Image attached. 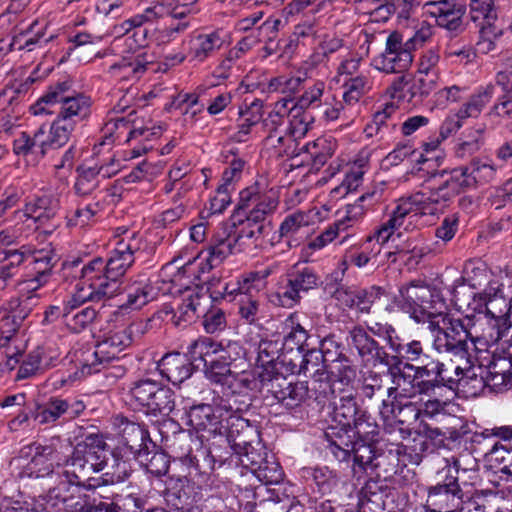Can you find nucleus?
<instances>
[{
  "mask_svg": "<svg viewBox=\"0 0 512 512\" xmlns=\"http://www.w3.org/2000/svg\"><path fill=\"white\" fill-rule=\"evenodd\" d=\"M280 368L275 370L264 369L261 371H257L259 382H260V392L268 397L272 396L277 402L281 398L284 389L287 387V383L289 379L280 371Z\"/></svg>",
  "mask_w": 512,
  "mask_h": 512,
  "instance_id": "35",
  "label": "nucleus"
},
{
  "mask_svg": "<svg viewBox=\"0 0 512 512\" xmlns=\"http://www.w3.org/2000/svg\"><path fill=\"white\" fill-rule=\"evenodd\" d=\"M123 237L116 243L107 260L100 257L86 263L83 268L89 278L103 285L109 298L122 290L121 278L134 263V254L144 246L143 236L136 231L123 229Z\"/></svg>",
  "mask_w": 512,
  "mask_h": 512,
  "instance_id": "1",
  "label": "nucleus"
},
{
  "mask_svg": "<svg viewBox=\"0 0 512 512\" xmlns=\"http://www.w3.org/2000/svg\"><path fill=\"white\" fill-rule=\"evenodd\" d=\"M420 413L421 410L412 402L402 404L401 400H392L391 403L383 400L380 409V414L385 420L396 418L401 424L408 423L411 420H417Z\"/></svg>",
  "mask_w": 512,
  "mask_h": 512,
  "instance_id": "37",
  "label": "nucleus"
},
{
  "mask_svg": "<svg viewBox=\"0 0 512 512\" xmlns=\"http://www.w3.org/2000/svg\"><path fill=\"white\" fill-rule=\"evenodd\" d=\"M487 324L489 326L487 331L476 336L471 331V336L469 337L471 343L479 352L487 351L490 345L496 344L512 329V321L507 317L487 318Z\"/></svg>",
  "mask_w": 512,
  "mask_h": 512,
  "instance_id": "30",
  "label": "nucleus"
},
{
  "mask_svg": "<svg viewBox=\"0 0 512 512\" xmlns=\"http://www.w3.org/2000/svg\"><path fill=\"white\" fill-rule=\"evenodd\" d=\"M308 391L309 389L305 382H292L289 380L278 403H281L288 409L298 407L307 398Z\"/></svg>",
  "mask_w": 512,
  "mask_h": 512,
  "instance_id": "59",
  "label": "nucleus"
},
{
  "mask_svg": "<svg viewBox=\"0 0 512 512\" xmlns=\"http://www.w3.org/2000/svg\"><path fill=\"white\" fill-rule=\"evenodd\" d=\"M308 391L309 389L305 382H292L289 380L278 403H281L288 409L298 407L307 398Z\"/></svg>",
  "mask_w": 512,
  "mask_h": 512,
  "instance_id": "60",
  "label": "nucleus"
},
{
  "mask_svg": "<svg viewBox=\"0 0 512 512\" xmlns=\"http://www.w3.org/2000/svg\"><path fill=\"white\" fill-rule=\"evenodd\" d=\"M451 365H457L452 360L449 363H443L438 360L431 359L428 355L423 358L419 365L415 366L416 373L424 382L432 384L429 389V394L434 392L436 388L447 386L450 389L455 387V381L458 379L453 378L454 375H448V370Z\"/></svg>",
  "mask_w": 512,
  "mask_h": 512,
  "instance_id": "21",
  "label": "nucleus"
},
{
  "mask_svg": "<svg viewBox=\"0 0 512 512\" xmlns=\"http://www.w3.org/2000/svg\"><path fill=\"white\" fill-rule=\"evenodd\" d=\"M470 17L479 28L481 25H494L497 15L492 0H471Z\"/></svg>",
  "mask_w": 512,
  "mask_h": 512,
  "instance_id": "56",
  "label": "nucleus"
},
{
  "mask_svg": "<svg viewBox=\"0 0 512 512\" xmlns=\"http://www.w3.org/2000/svg\"><path fill=\"white\" fill-rule=\"evenodd\" d=\"M145 408L148 415L163 418L168 416L175 408L174 393L169 388L160 385Z\"/></svg>",
  "mask_w": 512,
  "mask_h": 512,
  "instance_id": "44",
  "label": "nucleus"
},
{
  "mask_svg": "<svg viewBox=\"0 0 512 512\" xmlns=\"http://www.w3.org/2000/svg\"><path fill=\"white\" fill-rule=\"evenodd\" d=\"M148 432L139 424L123 420L121 422V444L134 458L148 455Z\"/></svg>",
  "mask_w": 512,
  "mask_h": 512,
  "instance_id": "29",
  "label": "nucleus"
},
{
  "mask_svg": "<svg viewBox=\"0 0 512 512\" xmlns=\"http://www.w3.org/2000/svg\"><path fill=\"white\" fill-rule=\"evenodd\" d=\"M424 8L440 27L457 31L462 25L464 9L456 0H428Z\"/></svg>",
  "mask_w": 512,
  "mask_h": 512,
  "instance_id": "20",
  "label": "nucleus"
},
{
  "mask_svg": "<svg viewBox=\"0 0 512 512\" xmlns=\"http://www.w3.org/2000/svg\"><path fill=\"white\" fill-rule=\"evenodd\" d=\"M231 403V399L221 398L215 401L213 405L199 404L190 408L187 412V424L196 431H207L210 434L221 433L224 428V422L229 425V420L233 418V413L239 411Z\"/></svg>",
  "mask_w": 512,
  "mask_h": 512,
  "instance_id": "8",
  "label": "nucleus"
},
{
  "mask_svg": "<svg viewBox=\"0 0 512 512\" xmlns=\"http://www.w3.org/2000/svg\"><path fill=\"white\" fill-rule=\"evenodd\" d=\"M192 361L180 353H169L158 362V369L163 377L173 385H178L192 374Z\"/></svg>",
  "mask_w": 512,
  "mask_h": 512,
  "instance_id": "27",
  "label": "nucleus"
},
{
  "mask_svg": "<svg viewBox=\"0 0 512 512\" xmlns=\"http://www.w3.org/2000/svg\"><path fill=\"white\" fill-rule=\"evenodd\" d=\"M44 500L47 504L66 512H81L84 504L79 500V487L85 480L67 462L51 475Z\"/></svg>",
  "mask_w": 512,
  "mask_h": 512,
  "instance_id": "5",
  "label": "nucleus"
},
{
  "mask_svg": "<svg viewBox=\"0 0 512 512\" xmlns=\"http://www.w3.org/2000/svg\"><path fill=\"white\" fill-rule=\"evenodd\" d=\"M279 264L274 263L259 271L250 273L239 283V291L241 294L259 292L265 286V279L278 270Z\"/></svg>",
  "mask_w": 512,
  "mask_h": 512,
  "instance_id": "57",
  "label": "nucleus"
},
{
  "mask_svg": "<svg viewBox=\"0 0 512 512\" xmlns=\"http://www.w3.org/2000/svg\"><path fill=\"white\" fill-rule=\"evenodd\" d=\"M428 328L433 334V346L440 353H449L468 364L469 337L471 329L464 321L438 312L428 322Z\"/></svg>",
  "mask_w": 512,
  "mask_h": 512,
  "instance_id": "3",
  "label": "nucleus"
},
{
  "mask_svg": "<svg viewBox=\"0 0 512 512\" xmlns=\"http://www.w3.org/2000/svg\"><path fill=\"white\" fill-rule=\"evenodd\" d=\"M282 351L281 338L273 336L272 338H263L258 343L256 367L258 371L264 369L275 370L282 368V363L278 361Z\"/></svg>",
  "mask_w": 512,
  "mask_h": 512,
  "instance_id": "33",
  "label": "nucleus"
},
{
  "mask_svg": "<svg viewBox=\"0 0 512 512\" xmlns=\"http://www.w3.org/2000/svg\"><path fill=\"white\" fill-rule=\"evenodd\" d=\"M230 365V362L217 356L209 361V365L207 364L205 370L206 377L217 384L231 385L237 374L231 370Z\"/></svg>",
  "mask_w": 512,
  "mask_h": 512,
  "instance_id": "50",
  "label": "nucleus"
},
{
  "mask_svg": "<svg viewBox=\"0 0 512 512\" xmlns=\"http://www.w3.org/2000/svg\"><path fill=\"white\" fill-rule=\"evenodd\" d=\"M112 464L110 471L103 476L104 484H114L123 482L131 473V464L127 459L119 457L118 452L112 454Z\"/></svg>",
  "mask_w": 512,
  "mask_h": 512,
  "instance_id": "62",
  "label": "nucleus"
},
{
  "mask_svg": "<svg viewBox=\"0 0 512 512\" xmlns=\"http://www.w3.org/2000/svg\"><path fill=\"white\" fill-rule=\"evenodd\" d=\"M463 492L457 477H447L444 483L430 487L426 501L429 512L463 511Z\"/></svg>",
  "mask_w": 512,
  "mask_h": 512,
  "instance_id": "11",
  "label": "nucleus"
},
{
  "mask_svg": "<svg viewBox=\"0 0 512 512\" xmlns=\"http://www.w3.org/2000/svg\"><path fill=\"white\" fill-rule=\"evenodd\" d=\"M315 214L311 211H294L288 214L279 227L280 238L287 239L290 247L298 246L309 234V227L314 223Z\"/></svg>",
  "mask_w": 512,
  "mask_h": 512,
  "instance_id": "19",
  "label": "nucleus"
},
{
  "mask_svg": "<svg viewBox=\"0 0 512 512\" xmlns=\"http://www.w3.org/2000/svg\"><path fill=\"white\" fill-rule=\"evenodd\" d=\"M225 43L220 30L198 33L189 39V55L192 61L204 62L219 51Z\"/></svg>",
  "mask_w": 512,
  "mask_h": 512,
  "instance_id": "25",
  "label": "nucleus"
},
{
  "mask_svg": "<svg viewBox=\"0 0 512 512\" xmlns=\"http://www.w3.org/2000/svg\"><path fill=\"white\" fill-rule=\"evenodd\" d=\"M464 365H451L454 371L455 387H462L467 393L476 396L483 392L487 386L485 365H472L468 359V364L462 361Z\"/></svg>",
  "mask_w": 512,
  "mask_h": 512,
  "instance_id": "22",
  "label": "nucleus"
},
{
  "mask_svg": "<svg viewBox=\"0 0 512 512\" xmlns=\"http://www.w3.org/2000/svg\"><path fill=\"white\" fill-rule=\"evenodd\" d=\"M395 303L418 323L428 322L446 309L445 300L437 288L415 283L402 287L395 297Z\"/></svg>",
  "mask_w": 512,
  "mask_h": 512,
  "instance_id": "4",
  "label": "nucleus"
},
{
  "mask_svg": "<svg viewBox=\"0 0 512 512\" xmlns=\"http://www.w3.org/2000/svg\"><path fill=\"white\" fill-rule=\"evenodd\" d=\"M278 206V199L273 191L262 193L249 210L246 219L250 222H268L267 216L272 214Z\"/></svg>",
  "mask_w": 512,
  "mask_h": 512,
  "instance_id": "48",
  "label": "nucleus"
},
{
  "mask_svg": "<svg viewBox=\"0 0 512 512\" xmlns=\"http://www.w3.org/2000/svg\"><path fill=\"white\" fill-rule=\"evenodd\" d=\"M160 384L150 379H141L131 384L130 394L139 403L146 407L154 393L158 391Z\"/></svg>",
  "mask_w": 512,
  "mask_h": 512,
  "instance_id": "63",
  "label": "nucleus"
},
{
  "mask_svg": "<svg viewBox=\"0 0 512 512\" xmlns=\"http://www.w3.org/2000/svg\"><path fill=\"white\" fill-rule=\"evenodd\" d=\"M272 232L270 222L256 223L245 219L241 222L237 237L233 238L237 253L255 256L267 246V236Z\"/></svg>",
  "mask_w": 512,
  "mask_h": 512,
  "instance_id": "13",
  "label": "nucleus"
},
{
  "mask_svg": "<svg viewBox=\"0 0 512 512\" xmlns=\"http://www.w3.org/2000/svg\"><path fill=\"white\" fill-rule=\"evenodd\" d=\"M76 125L65 119L57 116L50 126L49 132H47V138L51 144L52 149H58L65 145Z\"/></svg>",
  "mask_w": 512,
  "mask_h": 512,
  "instance_id": "55",
  "label": "nucleus"
},
{
  "mask_svg": "<svg viewBox=\"0 0 512 512\" xmlns=\"http://www.w3.org/2000/svg\"><path fill=\"white\" fill-rule=\"evenodd\" d=\"M240 114L241 118L238 124V131L234 134L233 138L238 142H244L246 141V136L250 133L251 128L262 119V104L255 101Z\"/></svg>",
  "mask_w": 512,
  "mask_h": 512,
  "instance_id": "52",
  "label": "nucleus"
},
{
  "mask_svg": "<svg viewBox=\"0 0 512 512\" xmlns=\"http://www.w3.org/2000/svg\"><path fill=\"white\" fill-rule=\"evenodd\" d=\"M333 297L339 305L347 308H356L364 313L369 312L373 303V292L345 285L338 286L333 292Z\"/></svg>",
  "mask_w": 512,
  "mask_h": 512,
  "instance_id": "32",
  "label": "nucleus"
},
{
  "mask_svg": "<svg viewBox=\"0 0 512 512\" xmlns=\"http://www.w3.org/2000/svg\"><path fill=\"white\" fill-rule=\"evenodd\" d=\"M413 62L412 50L398 32L391 33L386 40V48L381 56L378 69L385 73H402Z\"/></svg>",
  "mask_w": 512,
  "mask_h": 512,
  "instance_id": "12",
  "label": "nucleus"
},
{
  "mask_svg": "<svg viewBox=\"0 0 512 512\" xmlns=\"http://www.w3.org/2000/svg\"><path fill=\"white\" fill-rule=\"evenodd\" d=\"M104 288L103 285L101 286V284L94 282L92 278L90 279L88 273L82 267L80 281L76 285L75 292L63 304V319L74 314L73 311L87 301L100 302L109 299L107 292L103 291Z\"/></svg>",
  "mask_w": 512,
  "mask_h": 512,
  "instance_id": "18",
  "label": "nucleus"
},
{
  "mask_svg": "<svg viewBox=\"0 0 512 512\" xmlns=\"http://www.w3.org/2000/svg\"><path fill=\"white\" fill-rule=\"evenodd\" d=\"M60 208L57 194L49 192L31 199L25 204L23 210L13 213L16 221H33L37 226H42L55 217Z\"/></svg>",
  "mask_w": 512,
  "mask_h": 512,
  "instance_id": "15",
  "label": "nucleus"
},
{
  "mask_svg": "<svg viewBox=\"0 0 512 512\" xmlns=\"http://www.w3.org/2000/svg\"><path fill=\"white\" fill-rule=\"evenodd\" d=\"M476 184L475 178L470 170V166L455 169L450 179L446 180L437 190L430 191L428 195L437 194L440 196V202L436 204L439 211L443 209L445 204L451 197L458 193L461 189H466Z\"/></svg>",
  "mask_w": 512,
  "mask_h": 512,
  "instance_id": "28",
  "label": "nucleus"
},
{
  "mask_svg": "<svg viewBox=\"0 0 512 512\" xmlns=\"http://www.w3.org/2000/svg\"><path fill=\"white\" fill-rule=\"evenodd\" d=\"M463 278L469 286L478 289L488 281V267L482 261H467L463 269Z\"/></svg>",
  "mask_w": 512,
  "mask_h": 512,
  "instance_id": "61",
  "label": "nucleus"
},
{
  "mask_svg": "<svg viewBox=\"0 0 512 512\" xmlns=\"http://www.w3.org/2000/svg\"><path fill=\"white\" fill-rule=\"evenodd\" d=\"M189 12L186 6L172 7L166 0H157L155 5L147 7L142 14L133 16L119 25L114 26L113 34L117 37L130 33L132 29L139 28L143 23L154 21L172 13L174 17H183Z\"/></svg>",
  "mask_w": 512,
  "mask_h": 512,
  "instance_id": "17",
  "label": "nucleus"
},
{
  "mask_svg": "<svg viewBox=\"0 0 512 512\" xmlns=\"http://www.w3.org/2000/svg\"><path fill=\"white\" fill-rule=\"evenodd\" d=\"M350 338L353 346L358 354L366 361H379L380 363H388L390 357L378 343L368 335L364 328L360 326L354 327L350 331Z\"/></svg>",
  "mask_w": 512,
  "mask_h": 512,
  "instance_id": "31",
  "label": "nucleus"
},
{
  "mask_svg": "<svg viewBox=\"0 0 512 512\" xmlns=\"http://www.w3.org/2000/svg\"><path fill=\"white\" fill-rule=\"evenodd\" d=\"M190 466H189V476L192 478L195 484L198 485L201 489H212L214 484V461L209 454L202 453V460L198 459L196 456L188 457Z\"/></svg>",
  "mask_w": 512,
  "mask_h": 512,
  "instance_id": "34",
  "label": "nucleus"
},
{
  "mask_svg": "<svg viewBox=\"0 0 512 512\" xmlns=\"http://www.w3.org/2000/svg\"><path fill=\"white\" fill-rule=\"evenodd\" d=\"M127 301L119 306L121 313L141 309L149 302L156 299L157 289L146 278H139L130 282L125 288Z\"/></svg>",
  "mask_w": 512,
  "mask_h": 512,
  "instance_id": "26",
  "label": "nucleus"
},
{
  "mask_svg": "<svg viewBox=\"0 0 512 512\" xmlns=\"http://www.w3.org/2000/svg\"><path fill=\"white\" fill-rule=\"evenodd\" d=\"M361 413L354 396L347 394L339 399V403H334L332 416L340 426L351 427Z\"/></svg>",
  "mask_w": 512,
  "mask_h": 512,
  "instance_id": "43",
  "label": "nucleus"
},
{
  "mask_svg": "<svg viewBox=\"0 0 512 512\" xmlns=\"http://www.w3.org/2000/svg\"><path fill=\"white\" fill-rule=\"evenodd\" d=\"M29 450L27 454H32L30 462V470L36 474V477L48 476L51 479V475L59 467H63L66 462L68 463V453L63 451V447L57 448L54 445H31L27 447Z\"/></svg>",
  "mask_w": 512,
  "mask_h": 512,
  "instance_id": "14",
  "label": "nucleus"
},
{
  "mask_svg": "<svg viewBox=\"0 0 512 512\" xmlns=\"http://www.w3.org/2000/svg\"><path fill=\"white\" fill-rule=\"evenodd\" d=\"M398 108L394 103L385 104L384 108L377 111L365 128V132L369 137L377 135L384 130H392L397 126Z\"/></svg>",
  "mask_w": 512,
  "mask_h": 512,
  "instance_id": "39",
  "label": "nucleus"
},
{
  "mask_svg": "<svg viewBox=\"0 0 512 512\" xmlns=\"http://www.w3.org/2000/svg\"><path fill=\"white\" fill-rule=\"evenodd\" d=\"M145 69L146 65L140 59V56H129L113 64L109 72L116 79L134 81L139 79Z\"/></svg>",
  "mask_w": 512,
  "mask_h": 512,
  "instance_id": "42",
  "label": "nucleus"
},
{
  "mask_svg": "<svg viewBox=\"0 0 512 512\" xmlns=\"http://www.w3.org/2000/svg\"><path fill=\"white\" fill-rule=\"evenodd\" d=\"M100 169L96 167H81L74 184V191L78 196H87L93 193L100 184Z\"/></svg>",
  "mask_w": 512,
  "mask_h": 512,
  "instance_id": "51",
  "label": "nucleus"
},
{
  "mask_svg": "<svg viewBox=\"0 0 512 512\" xmlns=\"http://www.w3.org/2000/svg\"><path fill=\"white\" fill-rule=\"evenodd\" d=\"M285 329L289 330L281 339L282 349L293 351L300 350L307 340V332L299 324L297 316L291 314L284 322Z\"/></svg>",
  "mask_w": 512,
  "mask_h": 512,
  "instance_id": "47",
  "label": "nucleus"
},
{
  "mask_svg": "<svg viewBox=\"0 0 512 512\" xmlns=\"http://www.w3.org/2000/svg\"><path fill=\"white\" fill-rule=\"evenodd\" d=\"M435 85V77L427 78L420 75V77L415 79L412 83L408 82L406 101L409 103H418L423 97L430 94L435 88Z\"/></svg>",
  "mask_w": 512,
  "mask_h": 512,
  "instance_id": "64",
  "label": "nucleus"
},
{
  "mask_svg": "<svg viewBox=\"0 0 512 512\" xmlns=\"http://www.w3.org/2000/svg\"><path fill=\"white\" fill-rule=\"evenodd\" d=\"M440 201V196L437 194L426 195L423 192L403 197L398 200L389 219L383 224L394 232L404 225V229L409 230L413 221L418 217L437 214L439 207H436V204Z\"/></svg>",
  "mask_w": 512,
  "mask_h": 512,
  "instance_id": "7",
  "label": "nucleus"
},
{
  "mask_svg": "<svg viewBox=\"0 0 512 512\" xmlns=\"http://www.w3.org/2000/svg\"><path fill=\"white\" fill-rule=\"evenodd\" d=\"M103 137L97 147L109 146L115 140H122L126 136L125 141L132 139L144 138L148 139L152 135L158 134L151 129L145 127L131 128L129 122L123 117L110 119L104 126Z\"/></svg>",
  "mask_w": 512,
  "mask_h": 512,
  "instance_id": "24",
  "label": "nucleus"
},
{
  "mask_svg": "<svg viewBox=\"0 0 512 512\" xmlns=\"http://www.w3.org/2000/svg\"><path fill=\"white\" fill-rule=\"evenodd\" d=\"M377 201L378 194L376 191H372L361 195L353 204L348 205L345 217L339 220L345 222V230L359 221L364 216L365 212Z\"/></svg>",
  "mask_w": 512,
  "mask_h": 512,
  "instance_id": "45",
  "label": "nucleus"
},
{
  "mask_svg": "<svg viewBox=\"0 0 512 512\" xmlns=\"http://www.w3.org/2000/svg\"><path fill=\"white\" fill-rule=\"evenodd\" d=\"M232 253H236L233 238L217 237L207 250L206 262L212 269L220 265Z\"/></svg>",
  "mask_w": 512,
  "mask_h": 512,
  "instance_id": "49",
  "label": "nucleus"
},
{
  "mask_svg": "<svg viewBox=\"0 0 512 512\" xmlns=\"http://www.w3.org/2000/svg\"><path fill=\"white\" fill-rule=\"evenodd\" d=\"M236 414L233 413V418L229 420L228 440L236 453L246 457L251 464H256L253 443L259 440L258 431L247 420Z\"/></svg>",
  "mask_w": 512,
  "mask_h": 512,
  "instance_id": "16",
  "label": "nucleus"
},
{
  "mask_svg": "<svg viewBox=\"0 0 512 512\" xmlns=\"http://www.w3.org/2000/svg\"><path fill=\"white\" fill-rule=\"evenodd\" d=\"M343 100L347 105H354L372 88V82L367 74L350 78L345 83Z\"/></svg>",
  "mask_w": 512,
  "mask_h": 512,
  "instance_id": "53",
  "label": "nucleus"
},
{
  "mask_svg": "<svg viewBox=\"0 0 512 512\" xmlns=\"http://www.w3.org/2000/svg\"><path fill=\"white\" fill-rule=\"evenodd\" d=\"M369 169V154L360 153L349 165L342 185L349 191H355L363 182L364 174Z\"/></svg>",
  "mask_w": 512,
  "mask_h": 512,
  "instance_id": "46",
  "label": "nucleus"
},
{
  "mask_svg": "<svg viewBox=\"0 0 512 512\" xmlns=\"http://www.w3.org/2000/svg\"><path fill=\"white\" fill-rule=\"evenodd\" d=\"M333 341L331 339H325L322 342V351L310 350L308 351L303 358L301 364V371L304 374L316 375L322 371V365L320 361L327 363L329 362V356L327 351V345L332 344Z\"/></svg>",
  "mask_w": 512,
  "mask_h": 512,
  "instance_id": "58",
  "label": "nucleus"
},
{
  "mask_svg": "<svg viewBox=\"0 0 512 512\" xmlns=\"http://www.w3.org/2000/svg\"><path fill=\"white\" fill-rule=\"evenodd\" d=\"M13 150L17 155L39 159L53 149L47 138V130L42 125L33 134L22 132L14 140Z\"/></svg>",
  "mask_w": 512,
  "mask_h": 512,
  "instance_id": "23",
  "label": "nucleus"
},
{
  "mask_svg": "<svg viewBox=\"0 0 512 512\" xmlns=\"http://www.w3.org/2000/svg\"><path fill=\"white\" fill-rule=\"evenodd\" d=\"M102 207L99 202L80 203L78 206L67 212V225L70 227H80L94 224L97 222Z\"/></svg>",
  "mask_w": 512,
  "mask_h": 512,
  "instance_id": "38",
  "label": "nucleus"
},
{
  "mask_svg": "<svg viewBox=\"0 0 512 512\" xmlns=\"http://www.w3.org/2000/svg\"><path fill=\"white\" fill-rule=\"evenodd\" d=\"M69 81L56 83L49 87L33 106L34 115L58 113V117L77 125L87 119L91 112V100L83 94L70 95Z\"/></svg>",
  "mask_w": 512,
  "mask_h": 512,
  "instance_id": "2",
  "label": "nucleus"
},
{
  "mask_svg": "<svg viewBox=\"0 0 512 512\" xmlns=\"http://www.w3.org/2000/svg\"><path fill=\"white\" fill-rule=\"evenodd\" d=\"M221 350V343L214 342L211 338L201 337L193 341L188 347V354L192 362L202 361L205 366L208 364V357L218 355Z\"/></svg>",
  "mask_w": 512,
  "mask_h": 512,
  "instance_id": "54",
  "label": "nucleus"
},
{
  "mask_svg": "<svg viewBox=\"0 0 512 512\" xmlns=\"http://www.w3.org/2000/svg\"><path fill=\"white\" fill-rule=\"evenodd\" d=\"M109 450L105 441L95 435L89 436L78 444L72 456L68 454V464L86 481L93 480L90 475L103 470L107 465Z\"/></svg>",
  "mask_w": 512,
  "mask_h": 512,
  "instance_id": "9",
  "label": "nucleus"
},
{
  "mask_svg": "<svg viewBox=\"0 0 512 512\" xmlns=\"http://www.w3.org/2000/svg\"><path fill=\"white\" fill-rule=\"evenodd\" d=\"M143 506L144 501L142 498L128 494L116 495L110 503L101 501L99 504L94 505L93 508L99 512H140ZM91 510L92 507L88 511L91 512Z\"/></svg>",
  "mask_w": 512,
  "mask_h": 512,
  "instance_id": "40",
  "label": "nucleus"
},
{
  "mask_svg": "<svg viewBox=\"0 0 512 512\" xmlns=\"http://www.w3.org/2000/svg\"><path fill=\"white\" fill-rule=\"evenodd\" d=\"M132 342L131 332L127 329L113 332L100 341L93 352H88L81 367L83 376L98 373L126 349Z\"/></svg>",
  "mask_w": 512,
  "mask_h": 512,
  "instance_id": "10",
  "label": "nucleus"
},
{
  "mask_svg": "<svg viewBox=\"0 0 512 512\" xmlns=\"http://www.w3.org/2000/svg\"><path fill=\"white\" fill-rule=\"evenodd\" d=\"M493 95L494 86L492 84L481 87L458 109V117L477 118L491 101Z\"/></svg>",
  "mask_w": 512,
  "mask_h": 512,
  "instance_id": "36",
  "label": "nucleus"
},
{
  "mask_svg": "<svg viewBox=\"0 0 512 512\" xmlns=\"http://www.w3.org/2000/svg\"><path fill=\"white\" fill-rule=\"evenodd\" d=\"M387 377L391 386L387 388L388 398L392 400L412 399L418 395H429L432 384L424 382L416 373L415 365L403 362L396 356L388 358Z\"/></svg>",
  "mask_w": 512,
  "mask_h": 512,
  "instance_id": "6",
  "label": "nucleus"
},
{
  "mask_svg": "<svg viewBox=\"0 0 512 512\" xmlns=\"http://www.w3.org/2000/svg\"><path fill=\"white\" fill-rule=\"evenodd\" d=\"M66 408V399L52 397L44 404L38 405L32 416L39 424H52L61 417L66 418Z\"/></svg>",
  "mask_w": 512,
  "mask_h": 512,
  "instance_id": "41",
  "label": "nucleus"
}]
</instances>
